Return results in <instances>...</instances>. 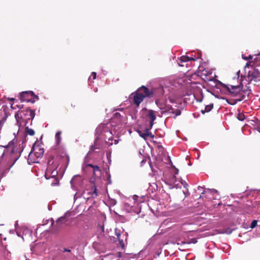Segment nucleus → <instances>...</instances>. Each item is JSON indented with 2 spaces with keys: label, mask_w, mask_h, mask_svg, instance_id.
Masks as SVG:
<instances>
[{
  "label": "nucleus",
  "mask_w": 260,
  "mask_h": 260,
  "mask_svg": "<svg viewBox=\"0 0 260 260\" xmlns=\"http://www.w3.org/2000/svg\"><path fill=\"white\" fill-rule=\"evenodd\" d=\"M120 239H123V241L125 240H126L127 239V233L123 234V235H121V237H120Z\"/></svg>",
  "instance_id": "473e14b6"
},
{
  "label": "nucleus",
  "mask_w": 260,
  "mask_h": 260,
  "mask_svg": "<svg viewBox=\"0 0 260 260\" xmlns=\"http://www.w3.org/2000/svg\"><path fill=\"white\" fill-rule=\"evenodd\" d=\"M234 100H230V101L227 100V102L229 104V103H234Z\"/></svg>",
  "instance_id": "a19ab883"
},
{
  "label": "nucleus",
  "mask_w": 260,
  "mask_h": 260,
  "mask_svg": "<svg viewBox=\"0 0 260 260\" xmlns=\"http://www.w3.org/2000/svg\"><path fill=\"white\" fill-rule=\"evenodd\" d=\"M35 115V112L29 109L19 110L15 114V117L19 126L24 125L28 123V120L34 119Z\"/></svg>",
  "instance_id": "7ed1b4c3"
},
{
  "label": "nucleus",
  "mask_w": 260,
  "mask_h": 260,
  "mask_svg": "<svg viewBox=\"0 0 260 260\" xmlns=\"http://www.w3.org/2000/svg\"><path fill=\"white\" fill-rule=\"evenodd\" d=\"M137 198H138V196L137 195H135L133 197V199L134 200H136Z\"/></svg>",
  "instance_id": "ea45409f"
},
{
  "label": "nucleus",
  "mask_w": 260,
  "mask_h": 260,
  "mask_svg": "<svg viewBox=\"0 0 260 260\" xmlns=\"http://www.w3.org/2000/svg\"><path fill=\"white\" fill-rule=\"evenodd\" d=\"M157 185L156 183L153 182L152 183H150V187L148 188V190L149 191H151L152 192L153 191V190H156L157 189Z\"/></svg>",
  "instance_id": "5701e85b"
},
{
  "label": "nucleus",
  "mask_w": 260,
  "mask_h": 260,
  "mask_svg": "<svg viewBox=\"0 0 260 260\" xmlns=\"http://www.w3.org/2000/svg\"><path fill=\"white\" fill-rule=\"evenodd\" d=\"M136 93L140 94L141 95H144V98H145L151 96L152 93V90H149L148 88L142 86L138 89Z\"/></svg>",
  "instance_id": "4468645a"
},
{
  "label": "nucleus",
  "mask_w": 260,
  "mask_h": 260,
  "mask_svg": "<svg viewBox=\"0 0 260 260\" xmlns=\"http://www.w3.org/2000/svg\"><path fill=\"white\" fill-rule=\"evenodd\" d=\"M143 110L145 112V117L146 119L149 120V126L150 128H151L153 125V122L156 119V116L154 111L152 110H147L146 109H144Z\"/></svg>",
  "instance_id": "9b49d317"
},
{
  "label": "nucleus",
  "mask_w": 260,
  "mask_h": 260,
  "mask_svg": "<svg viewBox=\"0 0 260 260\" xmlns=\"http://www.w3.org/2000/svg\"><path fill=\"white\" fill-rule=\"evenodd\" d=\"M87 166L90 167L93 169V174L95 176H98L99 174L96 175V173H98L100 175L101 171L99 167L96 165H93L92 164H88Z\"/></svg>",
  "instance_id": "aec40b11"
},
{
  "label": "nucleus",
  "mask_w": 260,
  "mask_h": 260,
  "mask_svg": "<svg viewBox=\"0 0 260 260\" xmlns=\"http://www.w3.org/2000/svg\"><path fill=\"white\" fill-rule=\"evenodd\" d=\"M257 220H253L251 223V224H250V228L251 229H253L254 228L256 225H257Z\"/></svg>",
  "instance_id": "bb28decb"
},
{
  "label": "nucleus",
  "mask_w": 260,
  "mask_h": 260,
  "mask_svg": "<svg viewBox=\"0 0 260 260\" xmlns=\"http://www.w3.org/2000/svg\"><path fill=\"white\" fill-rule=\"evenodd\" d=\"M111 129L110 131L107 130V127L104 124H101L96 127L95 132V143H98L100 139H104L108 146H111L113 143L117 144L118 143V139H113L112 132L113 131L115 134L118 135L121 133L123 128V125L121 123L116 125V118H113L111 121Z\"/></svg>",
  "instance_id": "f03ea898"
},
{
  "label": "nucleus",
  "mask_w": 260,
  "mask_h": 260,
  "mask_svg": "<svg viewBox=\"0 0 260 260\" xmlns=\"http://www.w3.org/2000/svg\"><path fill=\"white\" fill-rule=\"evenodd\" d=\"M8 116L6 113H5V116L1 120H0V131L3 127L4 123H5L7 119Z\"/></svg>",
  "instance_id": "393cba45"
},
{
  "label": "nucleus",
  "mask_w": 260,
  "mask_h": 260,
  "mask_svg": "<svg viewBox=\"0 0 260 260\" xmlns=\"http://www.w3.org/2000/svg\"><path fill=\"white\" fill-rule=\"evenodd\" d=\"M55 139L56 141V144L57 145L59 144L60 143L61 138V132H58L56 133L55 135Z\"/></svg>",
  "instance_id": "b1692460"
},
{
  "label": "nucleus",
  "mask_w": 260,
  "mask_h": 260,
  "mask_svg": "<svg viewBox=\"0 0 260 260\" xmlns=\"http://www.w3.org/2000/svg\"><path fill=\"white\" fill-rule=\"evenodd\" d=\"M44 152V150L43 148H41L39 146H33V147L31 148V150L29 154V156H30L32 155V154H34L35 156L38 158L41 157L43 156Z\"/></svg>",
  "instance_id": "f8f14e48"
},
{
  "label": "nucleus",
  "mask_w": 260,
  "mask_h": 260,
  "mask_svg": "<svg viewBox=\"0 0 260 260\" xmlns=\"http://www.w3.org/2000/svg\"><path fill=\"white\" fill-rule=\"evenodd\" d=\"M144 95H141L140 94L137 93H135L133 96V101L137 107H139L140 103L142 102L144 100Z\"/></svg>",
  "instance_id": "dca6fc26"
},
{
  "label": "nucleus",
  "mask_w": 260,
  "mask_h": 260,
  "mask_svg": "<svg viewBox=\"0 0 260 260\" xmlns=\"http://www.w3.org/2000/svg\"><path fill=\"white\" fill-rule=\"evenodd\" d=\"M16 233H17V235H18V236H19V237L21 236L20 234L17 231L16 232Z\"/></svg>",
  "instance_id": "a18cd8bd"
},
{
  "label": "nucleus",
  "mask_w": 260,
  "mask_h": 260,
  "mask_svg": "<svg viewBox=\"0 0 260 260\" xmlns=\"http://www.w3.org/2000/svg\"><path fill=\"white\" fill-rule=\"evenodd\" d=\"M58 167V164L56 162H52L49 160L48 162V167L45 172V178L47 179L50 178H54L55 182L51 183L52 185H56L59 184V181L56 178H55L58 174L57 168Z\"/></svg>",
  "instance_id": "39448f33"
},
{
  "label": "nucleus",
  "mask_w": 260,
  "mask_h": 260,
  "mask_svg": "<svg viewBox=\"0 0 260 260\" xmlns=\"http://www.w3.org/2000/svg\"><path fill=\"white\" fill-rule=\"evenodd\" d=\"M247 78L250 82H260V72L257 69H254L253 70L249 71Z\"/></svg>",
  "instance_id": "9d476101"
},
{
  "label": "nucleus",
  "mask_w": 260,
  "mask_h": 260,
  "mask_svg": "<svg viewBox=\"0 0 260 260\" xmlns=\"http://www.w3.org/2000/svg\"><path fill=\"white\" fill-rule=\"evenodd\" d=\"M68 214V213H66L63 216L59 218L56 220V225L57 230H59L67 225V222L68 220V218L67 217V215Z\"/></svg>",
  "instance_id": "ddd939ff"
},
{
  "label": "nucleus",
  "mask_w": 260,
  "mask_h": 260,
  "mask_svg": "<svg viewBox=\"0 0 260 260\" xmlns=\"http://www.w3.org/2000/svg\"><path fill=\"white\" fill-rule=\"evenodd\" d=\"M23 143V140H19L12 147L9 146H9L5 147L0 146V159L3 158L7 161L5 170H10L19 159L24 149Z\"/></svg>",
  "instance_id": "f257e3e1"
},
{
  "label": "nucleus",
  "mask_w": 260,
  "mask_h": 260,
  "mask_svg": "<svg viewBox=\"0 0 260 260\" xmlns=\"http://www.w3.org/2000/svg\"><path fill=\"white\" fill-rule=\"evenodd\" d=\"M238 119L239 120L242 121L244 120V115L242 114H239L238 117Z\"/></svg>",
  "instance_id": "72a5a7b5"
},
{
  "label": "nucleus",
  "mask_w": 260,
  "mask_h": 260,
  "mask_svg": "<svg viewBox=\"0 0 260 260\" xmlns=\"http://www.w3.org/2000/svg\"><path fill=\"white\" fill-rule=\"evenodd\" d=\"M81 178L79 176H74L70 181L72 188L74 190L77 189V186L81 184Z\"/></svg>",
  "instance_id": "2eb2a0df"
},
{
  "label": "nucleus",
  "mask_w": 260,
  "mask_h": 260,
  "mask_svg": "<svg viewBox=\"0 0 260 260\" xmlns=\"http://www.w3.org/2000/svg\"><path fill=\"white\" fill-rule=\"evenodd\" d=\"M179 183H181V184H182L184 187H186V186H187V184L186 183V182L185 181L182 180V179L180 180Z\"/></svg>",
  "instance_id": "c756f323"
},
{
  "label": "nucleus",
  "mask_w": 260,
  "mask_h": 260,
  "mask_svg": "<svg viewBox=\"0 0 260 260\" xmlns=\"http://www.w3.org/2000/svg\"><path fill=\"white\" fill-rule=\"evenodd\" d=\"M212 192H217V191L216 190H215V189H213Z\"/></svg>",
  "instance_id": "49530a36"
},
{
  "label": "nucleus",
  "mask_w": 260,
  "mask_h": 260,
  "mask_svg": "<svg viewBox=\"0 0 260 260\" xmlns=\"http://www.w3.org/2000/svg\"><path fill=\"white\" fill-rule=\"evenodd\" d=\"M155 103L158 107L162 110V113H168L170 116L174 115V117L179 116L181 114L180 110L178 108H173L172 106L162 103L159 99L155 100Z\"/></svg>",
  "instance_id": "20e7f679"
},
{
  "label": "nucleus",
  "mask_w": 260,
  "mask_h": 260,
  "mask_svg": "<svg viewBox=\"0 0 260 260\" xmlns=\"http://www.w3.org/2000/svg\"><path fill=\"white\" fill-rule=\"evenodd\" d=\"M35 99L38 100V97L35 95L32 91L23 92L20 96V99L21 101L27 102L34 103L35 101Z\"/></svg>",
  "instance_id": "1a4fd4ad"
},
{
  "label": "nucleus",
  "mask_w": 260,
  "mask_h": 260,
  "mask_svg": "<svg viewBox=\"0 0 260 260\" xmlns=\"http://www.w3.org/2000/svg\"><path fill=\"white\" fill-rule=\"evenodd\" d=\"M248 66V63H246V66H245V67H247Z\"/></svg>",
  "instance_id": "3c124183"
},
{
  "label": "nucleus",
  "mask_w": 260,
  "mask_h": 260,
  "mask_svg": "<svg viewBox=\"0 0 260 260\" xmlns=\"http://www.w3.org/2000/svg\"><path fill=\"white\" fill-rule=\"evenodd\" d=\"M17 224H18V223H17V221H16V222H15V227L16 226V225H17Z\"/></svg>",
  "instance_id": "8fccbe9b"
},
{
  "label": "nucleus",
  "mask_w": 260,
  "mask_h": 260,
  "mask_svg": "<svg viewBox=\"0 0 260 260\" xmlns=\"http://www.w3.org/2000/svg\"><path fill=\"white\" fill-rule=\"evenodd\" d=\"M222 89L225 90L232 96H236L242 90L241 85H232L222 83Z\"/></svg>",
  "instance_id": "0eeeda50"
},
{
  "label": "nucleus",
  "mask_w": 260,
  "mask_h": 260,
  "mask_svg": "<svg viewBox=\"0 0 260 260\" xmlns=\"http://www.w3.org/2000/svg\"><path fill=\"white\" fill-rule=\"evenodd\" d=\"M249 58V59H251L252 58V56L251 55H249L248 59Z\"/></svg>",
  "instance_id": "09e8293b"
},
{
  "label": "nucleus",
  "mask_w": 260,
  "mask_h": 260,
  "mask_svg": "<svg viewBox=\"0 0 260 260\" xmlns=\"http://www.w3.org/2000/svg\"><path fill=\"white\" fill-rule=\"evenodd\" d=\"M178 173V169L174 167L171 171V174L166 178L165 182L170 186V188H181L179 183L180 179L177 178L176 176Z\"/></svg>",
  "instance_id": "423d86ee"
},
{
  "label": "nucleus",
  "mask_w": 260,
  "mask_h": 260,
  "mask_svg": "<svg viewBox=\"0 0 260 260\" xmlns=\"http://www.w3.org/2000/svg\"><path fill=\"white\" fill-rule=\"evenodd\" d=\"M62 252H70L71 251V250L70 249H68V248H63L62 250Z\"/></svg>",
  "instance_id": "c9c22d12"
},
{
  "label": "nucleus",
  "mask_w": 260,
  "mask_h": 260,
  "mask_svg": "<svg viewBox=\"0 0 260 260\" xmlns=\"http://www.w3.org/2000/svg\"><path fill=\"white\" fill-rule=\"evenodd\" d=\"M242 58L246 60L248 59V58L246 57H244L243 55H242Z\"/></svg>",
  "instance_id": "c03bdc74"
},
{
  "label": "nucleus",
  "mask_w": 260,
  "mask_h": 260,
  "mask_svg": "<svg viewBox=\"0 0 260 260\" xmlns=\"http://www.w3.org/2000/svg\"><path fill=\"white\" fill-rule=\"evenodd\" d=\"M25 132L27 135H29L30 136H34L35 135V131L31 129L28 128V126L25 127Z\"/></svg>",
  "instance_id": "a878e982"
},
{
  "label": "nucleus",
  "mask_w": 260,
  "mask_h": 260,
  "mask_svg": "<svg viewBox=\"0 0 260 260\" xmlns=\"http://www.w3.org/2000/svg\"><path fill=\"white\" fill-rule=\"evenodd\" d=\"M107 156L108 159H109V158L111 157V154H107Z\"/></svg>",
  "instance_id": "37998d69"
},
{
  "label": "nucleus",
  "mask_w": 260,
  "mask_h": 260,
  "mask_svg": "<svg viewBox=\"0 0 260 260\" xmlns=\"http://www.w3.org/2000/svg\"><path fill=\"white\" fill-rule=\"evenodd\" d=\"M201 56V54L200 53H198L197 56L194 55L193 56V55L191 56H188L187 55H183L180 57L179 60L178 61V64L181 67L187 66L188 64H184V63L187 62L190 60H196L200 58Z\"/></svg>",
  "instance_id": "6e6552de"
},
{
  "label": "nucleus",
  "mask_w": 260,
  "mask_h": 260,
  "mask_svg": "<svg viewBox=\"0 0 260 260\" xmlns=\"http://www.w3.org/2000/svg\"><path fill=\"white\" fill-rule=\"evenodd\" d=\"M213 108V104H210L206 105L204 110H201V112L204 114L205 113L209 112Z\"/></svg>",
  "instance_id": "412c9836"
},
{
  "label": "nucleus",
  "mask_w": 260,
  "mask_h": 260,
  "mask_svg": "<svg viewBox=\"0 0 260 260\" xmlns=\"http://www.w3.org/2000/svg\"><path fill=\"white\" fill-rule=\"evenodd\" d=\"M245 98H246L245 95H241L239 98L235 99L234 101V103H229V104L231 105H234L236 104L238 102H241V101L245 100Z\"/></svg>",
  "instance_id": "4be33fe9"
},
{
  "label": "nucleus",
  "mask_w": 260,
  "mask_h": 260,
  "mask_svg": "<svg viewBox=\"0 0 260 260\" xmlns=\"http://www.w3.org/2000/svg\"><path fill=\"white\" fill-rule=\"evenodd\" d=\"M197 240H196V239H195V238H192V239H191L190 240V241L189 242H187V243H186V242H182V244H185V243H188V244H189V243H197Z\"/></svg>",
  "instance_id": "c85d7f7f"
},
{
  "label": "nucleus",
  "mask_w": 260,
  "mask_h": 260,
  "mask_svg": "<svg viewBox=\"0 0 260 260\" xmlns=\"http://www.w3.org/2000/svg\"><path fill=\"white\" fill-rule=\"evenodd\" d=\"M151 128H150V127L148 128H146L144 132H139V135L144 139H146L148 137L153 138L154 137V136L152 134V133L149 131V130Z\"/></svg>",
  "instance_id": "f3484780"
},
{
  "label": "nucleus",
  "mask_w": 260,
  "mask_h": 260,
  "mask_svg": "<svg viewBox=\"0 0 260 260\" xmlns=\"http://www.w3.org/2000/svg\"><path fill=\"white\" fill-rule=\"evenodd\" d=\"M115 234L119 241V245L122 249H123L124 247V242H123V239H120V237H121V231L117 228H116L115 229Z\"/></svg>",
  "instance_id": "6ab92c4d"
},
{
  "label": "nucleus",
  "mask_w": 260,
  "mask_h": 260,
  "mask_svg": "<svg viewBox=\"0 0 260 260\" xmlns=\"http://www.w3.org/2000/svg\"><path fill=\"white\" fill-rule=\"evenodd\" d=\"M96 75V74L95 72H92L91 74V76H92L93 79H95Z\"/></svg>",
  "instance_id": "e433bc0d"
},
{
  "label": "nucleus",
  "mask_w": 260,
  "mask_h": 260,
  "mask_svg": "<svg viewBox=\"0 0 260 260\" xmlns=\"http://www.w3.org/2000/svg\"><path fill=\"white\" fill-rule=\"evenodd\" d=\"M203 72V74L205 75H207L208 74H212V73L210 71L208 72L207 70H206L205 69L204 70Z\"/></svg>",
  "instance_id": "2f4dec72"
},
{
  "label": "nucleus",
  "mask_w": 260,
  "mask_h": 260,
  "mask_svg": "<svg viewBox=\"0 0 260 260\" xmlns=\"http://www.w3.org/2000/svg\"><path fill=\"white\" fill-rule=\"evenodd\" d=\"M97 196H98V193H97V191H96V187L94 186V191H93V192H92L91 193V197L92 198H94L96 197Z\"/></svg>",
  "instance_id": "cd10ccee"
},
{
  "label": "nucleus",
  "mask_w": 260,
  "mask_h": 260,
  "mask_svg": "<svg viewBox=\"0 0 260 260\" xmlns=\"http://www.w3.org/2000/svg\"><path fill=\"white\" fill-rule=\"evenodd\" d=\"M206 79L208 80H211V79L210 78H208V77H206Z\"/></svg>",
  "instance_id": "de8ad7c7"
},
{
  "label": "nucleus",
  "mask_w": 260,
  "mask_h": 260,
  "mask_svg": "<svg viewBox=\"0 0 260 260\" xmlns=\"http://www.w3.org/2000/svg\"><path fill=\"white\" fill-rule=\"evenodd\" d=\"M232 232V230H231L230 229L228 228V229H226L225 230H224V231L222 233H226L228 234H230Z\"/></svg>",
  "instance_id": "7c9ffc66"
},
{
  "label": "nucleus",
  "mask_w": 260,
  "mask_h": 260,
  "mask_svg": "<svg viewBox=\"0 0 260 260\" xmlns=\"http://www.w3.org/2000/svg\"><path fill=\"white\" fill-rule=\"evenodd\" d=\"M256 129H257V131L260 133V126H257Z\"/></svg>",
  "instance_id": "79ce46f5"
},
{
  "label": "nucleus",
  "mask_w": 260,
  "mask_h": 260,
  "mask_svg": "<svg viewBox=\"0 0 260 260\" xmlns=\"http://www.w3.org/2000/svg\"><path fill=\"white\" fill-rule=\"evenodd\" d=\"M164 94V89L162 87L159 86L157 88L152 90L151 95H153L156 97L159 98L163 95Z\"/></svg>",
  "instance_id": "a211bd4d"
},
{
  "label": "nucleus",
  "mask_w": 260,
  "mask_h": 260,
  "mask_svg": "<svg viewBox=\"0 0 260 260\" xmlns=\"http://www.w3.org/2000/svg\"><path fill=\"white\" fill-rule=\"evenodd\" d=\"M198 190H200L201 191H202V194L204 193V192H205V189L203 187H198Z\"/></svg>",
  "instance_id": "f704fd0d"
},
{
  "label": "nucleus",
  "mask_w": 260,
  "mask_h": 260,
  "mask_svg": "<svg viewBox=\"0 0 260 260\" xmlns=\"http://www.w3.org/2000/svg\"><path fill=\"white\" fill-rule=\"evenodd\" d=\"M240 71H238V72H237V78H238H238H239V74H240Z\"/></svg>",
  "instance_id": "58836bf2"
},
{
  "label": "nucleus",
  "mask_w": 260,
  "mask_h": 260,
  "mask_svg": "<svg viewBox=\"0 0 260 260\" xmlns=\"http://www.w3.org/2000/svg\"><path fill=\"white\" fill-rule=\"evenodd\" d=\"M108 176L109 178V181H108V184H110L111 183V180L110 179L111 176L109 174H108Z\"/></svg>",
  "instance_id": "4c0bfd02"
}]
</instances>
